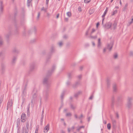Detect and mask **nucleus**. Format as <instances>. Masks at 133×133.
Wrapping results in <instances>:
<instances>
[{"label": "nucleus", "mask_w": 133, "mask_h": 133, "mask_svg": "<svg viewBox=\"0 0 133 133\" xmlns=\"http://www.w3.org/2000/svg\"><path fill=\"white\" fill-rule=\"evenodd\" d=\"M99 24V23L98 22L97 23V24H96V27H97V28H98V26Z\"/></svg>", "instance_id": "64"}, {"label": "nucleus", "mask_w": 133, "mask_h": 133, "mask_svg": "<svg viewBox=\"0 0 133 133\" xmlns=\"http://www.w3.org/2000/svg\"><path fill=\"white\" fill-rule=\"evenodd\" d=\"M93 97V96L92 95L89 98V99H91Z\"/></svg>", "instance_id": "54"}, {"label": "nucleus", "mask_w": 133, "mask_h": 133, "mask_svg": "<svg viewBox=\"0 0 133 133\" xmlns=\"http://www.w3.org/2000/svg\"><path fill=\"white\" fill-rule=\"evenodd\" d=\"M13 52H17V53H18V51L16 49V48H15L13 50Z\"/></svg>", "instance_id": "42"}, {"label": "nucleus", "mask_w": 133, "mask_h": 133, "mask_svg": "<svg viewBox=\"0 0 133 133\" xmlns=\"http://www.w3.org/2000/svg\"><path fill=\"white\" fill-rule=\"evenodd\" d=\"M35 66V65L34 63H32L30 66V70L31 71H33L34 69Z\"/></svg>", "instance_id": "12"}, {"label": "nucleus", "mask_w": 133, "mask_h": 133, "mask_svg": "<svg viewBox=\"0 0 133 133\" xmlns=\"http://www.w3.org/2000/svg\"><path fill=\"white\" fill-rule=\"evenodd\" d=\"M81 77H82V76H81V75L78 76V77L79 79L81 78Z\"/></svg>", "instance_id": "56"}, {"label": "nucleus", "mask_w": 133, "mask_h": 133, "mask_svg": "<svg viewBox=\"0 0 133 133\" xmlns=\"http://www.w3.org/2000/svg\"><path fill=\"white\" fill-rule=\"evenodd\" d=\"M40 13L39 12L38 14V15H37V19H38L39 17V16H40Z\"/></svg>", "instance_id": "46"}, {"label": "nucleus", "mask_w": 133, "mask_h": 133, "mask_svg": "<svg viewBox=\"0 0 133 133\" xmlns=\"http://www.w3.org/2000/svg\"><path fill=\"white\" fill-rule=\"evenodd\" d=\"M41 10H43L45 12H46L47 11V9L45 8L44 7H43L41 9Z\"/></svg>", "instance_id": "37"}, {"label": "nucleus", "mask_w": 133, "mask_h": 133, "mask_svg": "<svg viewBox=\"0 0 133 133\" xmlns=\"http://www.w3.org/2000/svg\"><path fill=\"white\" fill-rule=\"evenodd\" d=\"M70 107L71 108L73 109H75V107H74L73 106V105L72 104H71Z\"/></svg>", "instance_id": "44"}, {"label": "nucleus", "mask_w": 133, "mask_h": 133, "mask_svg": "<svg viewBox=\"0 0 133 133\" xmlns=\"http://www.w3.org/2000/svg\"><path fill=\"white\" fill-rule=\"evenodd\" d=\"M44 118V115H41V123H42L43 121V120Z\"/></svg>", "instance_id": "31"}, {"label": "nucleus", "mask_w": 133, "mask_h": 133, "mask_svg": "<svg viewBox=\"0 0 133 133\" xmlns=\"http://www.w3.org/2000/svg\"><path fill=\"white\" fill-rule=\"evenodd\" d=\"M128 6V4L127 3H126L125 4V6L124 8V9L123 10L124 11L125 10L127 9V7Z\"/></svg>", "instance_id": "36"}, {"label": "nucleus", "mask_w": 133, "mask_h": 133, "mask_svg": "<svg viewBox=\"0 0 133 133\" xmlns=\"http://www.w3.org/2000/svg\"><path fill=\"white\" fill-rule=\"evenodd\" d=\"M1 3V6H0V11L2 12L3 11V7L2 6L3 2L2 1L0 2Z\"/></svg>", "instance_id": "23"}, {"label": "nucleus", "mask_w": 133, "mask_h": 133, "mask_svg": "<svg viewBox=\"0 0 133 133\" xmlns=\"http://www.w3.org/2000/svg\"><path fill=\"white\" fill-rule=\"evenodd\" d=\"M103 123L104 124H106L107 123V122L106 121L104 120L103 121Z\"/></svg>", "instance_id": "63"}, {"label": "nucleus", "mask_w": 133, "mask_h": 133, "mask_svg": "<svg viewBox=\"0 0 133 133\" xmlns=\"http://www.w3.org/2000/svg\"><path fill=\"white\" fill-rule=\"evenodd\" d=\"M49 93V90L48 89L44 90L43 91V97L45 101H47L48 98Z\"/></svg>", "instance_id": "4"}, {"label": "nucleus", "mask_w": 133, "mask_h": 133, "mask_svg": "<svg viewBox=\"0 0 133 133\" xmlns=\"http://www.w3.org/2000/svg\"><path fill=\"white\" fill-rule=\"evenodd\" d=\"M74 116L77 119L78 118L80 120L82 119V118L83 117V116L82 114H81V116L78 117L77 115L76 114H74Z\"/></svg>", "instance_id": "15"}, {"label": "nucleus", "mask_w": 133, "mask_h": 133, "mask_svg": "<svg viewBox=\"0 0 133 133\" xmlns=\"http://www.w3.org/2000/svg\"><path fill=\"white\" fill-rule=\"evenodd\" d=\"M26 115L24 113H23L21 115V119L22 122H24L26 121Z\"/></svg>", "instance_id": "9"}, {"label": "nucleus", "mask_w": 133, "mask_h": 133, "mask_svg": "<svg viewBox=\"0 0 133 133\" xmlns=\"http://www.w3.org/2000/svg\"><path fill=\"white\" fill-rule=\"evenodd\" d=\"M12 103L11 100H10L8 101L7 105V109L8 108L11 107L12 105Z\"/></svg>", "instance_id": "13"}, {"label": "nucleus", "mask_w": 133, "mask_h": 133, "mask_svg": "<svg viewBox=\"0 0 133 133\" xmlns=\"http://www.w3.org/2000/svg\"><path fill=\"white\" fill-rule=\"evenodd\" d=\"M118 56V55L117 54H115L114 55V58H117Z\"/></svg>", "instance_id": "43"}, {"label": "nucleus", "mask_w": 133, "mask_h": 133, "mask_svg": "<svg viewBox=\"0 0 133 133\" xmlns=\"http://www.w3.org/2000/svg\"><path fill=\"white\" fill-rule=\"evenodd\" d=\"M26 85L25 87H24L23 90L22 91L23 94L24 95H25L26 94Z\"/></svg>", "instance_id": "22"}, {"label": "nucleus", "mask_w": 133, "mask_h": 133, "mask_svg": "<svg viewBox=\"0 0 133 133\" xmlns=\"http://www.w3.org/2000/svg\"><path fill=\"white\" fill-rule=\"evenodd\" d=\"M107 85L108 87L109 85L110 84L109 83V80L108 79V78L107 79Z\"/></svg>", "instance_id": "48"}, {"label": "nucleus", "mask_w": 133, "mask_h": 133, "mask_svg": "<svg viewBox=\"0 0 133 133\" xmlns=\"http://www.w3.org/2000/svg\"><path fill=\"white\" fill-rule=\"evenodd\" d=\"M62 44H63L61 42H60L59 43V46L60 47L62 45Z\"/></svg>", "instance_id": "50"}, {"label": "nucleus", "mask_w": 133, "mask_h": 133, "mask_svg": "<svg viewBox=\"0 0 133 133\" xmlns=\"http://www.w3.org/2000/svg\"><path fill=\"white\" fill-rule=\"evenodd\" d=\"M56 68V65H54L52 67L51 70H49L48 72V75H50L54 71Z\"/></svg>", "instance_id": "8"}, {"label": "nucleus", "mask_w": 133, "mask_h": 133, "mask_svg": "<svg viewBox=\"0 0 133 133\" xmlns=\"http://www.w3.org/2000/svg\"><path fill=\"white\" fill-rule=\"evenodd\" d=\"M111 106H113L115 102V98L114 96H113L111 98Z\"/></svg>", "instance_id": "18"}, {"label": "nucleus", "mask_w": 133, "mask_h": 133, "mask_svg": "<svg viewBox=\"0 0 133 133\" xmlns=\"http://www.w3.org/2000/svg\"><path fill=\"white\" fill-rule=\"evenodd\" d=\"M112 121L113 124L114 125L116 123V121L114 119H112Z\"/></svg>", "instance_id": "34"}, {"label": "nucleus", "mask_w": 133, "mask_h": 133, "mask_svg": "<svg viewBox=\"0 0 133 133\" xmlns=\"http://www.w3.org/2000/svg\"><path fill=\"white\" fill-rule=\"evenodd\" d=\"M67 15L69 17H70L71 16V14L70 12H68L66 13Z\"/></svg>", "instance_id": "28"}, {"label": "nucleus", "mask_w": 133, "mask_h": 133, "mask_svg": "<svg viewBox=\"0 0 133 133\" xmlns=\"http://www.w3.org/2000/svg\"><path fill=\"white\" fill-rule=\"evenodd\" d=\"M29 122L28 121L26 122V128L23 127L22 129V133H28L29 132Z\"/></svg>", "instance_id": "2"}, {"label": "nucleus", "mask_w": 133, "mask_h": 133, "mask_svg": "<svg viewBox=\"0 0 133 133\" xmlns=\"http://www.w3.org/2000/svg\"><path fill=\"white\" fill-rule=\"evenodd\" d=\"M116 117L118 118H119V115L117 113L116 114Z\"/></svg>", "instance_id": "62"}, {"label": "nucleus", "mask_w": 133, "mask_h": 133, "mask_svg": "<svg viewBox=\"0 0 133 133\" xmlns=\"http://www.w3.org/2000/svg\"><path fill=\"white\" fill-rule=\"evenodd\" d=\"M121 98V96H118L117 97V100L118 101H119L120 99Z\"/></svg>", "instance_id": "55"}, {"label": "nucleus", "mask_w": 133, "mask_h": 133, "mask_svg": "<svg viewBox=\"0 0 133 133\" xmlns=\"http://www.w3.org/2000/svg\"><path fill=\"white\" fill-rule=\"evenodd\" d=\"M113 45V43H110L107 44V45L106 47L104 48L103 50V52L104 53L105 52L107 49H108L109 50V51H110L112 49Z\"/></svg>", "instance_id": "5"}, {"label": "nucleus", "mask_w": 133, "mask_h": 133, "mask_svg": "<svg viewBox=\"0 0 133 133\" xmlns=\"http://www.w3.org/2000/svg\"><path fill=\"white\" fill-rule=\"evenodd\" d=\"M68 131L69 132L70 131V128H68Z\"/></svg>", "instance_id": "58"}, {"label": "nucleus", "mask_w": 133, "mask_h": 133, "mask_svg": "<svg viewBox=\"0 0 133 133\" xmlns=\"http://www.w3.org/2000/svg\"><path fill=\"white\" fill-rule=\"evenodd\" d=\"M71 73H69L68 74V77L69 78H71Z\"/></svg>", "instance_id": "40"}, {"label": "nucleus", "mask_w": 133, "mask_h": 133, "mask_svg": "<svg viewBox=\"0 0 133 133\" xmlns=\"http://www.w3.org/2000/svg\"><path fill=\"white\" fill-rule=\"evenodd\" d=\"M112 25V23L109 22L107 23L104 26V28L106 29H109L110 28Z\"/></svg>", "instance_id": "7"}, {"label": "nucleus", "mask_w": 133, "mask_h": 133, "mask_svg": "<svg viewBox=\"0 0 133 133\" xmlns=\"http://www.w3.org/2000/svg\"><path fill=\"white\" fill-rule=\"evenodd\" d=\"M64 20L65 21H68V18H65Z\"/></svg>", "instance_id": "59"}, {"label": "nucleus", "mask_w": 133, "mask_h": 133, "mask_svg": "<svg viewBox=\"0 0 133 133\" xmlns=\"http://www.w3.org/2000/svg\"><path fill=\"white\" fill-rule=\"evenodd\" d=\"M55 51V49L54 47L53 46H51L50 50V52L49 54V59L50 58L51 55L52 53H54Z\"/></svg>", "instance_id": "10"}, {"label": "nucleus", "mask_w": 133, "mask_h": 133, "mask_svg": "<svg viewBox=\"0 0 133 133\" xmlns=\"http://www.w3.org/2000/svg\"><path fill=\"white\" fill-rule=\"evenodd\" d=\"M38 129L37 128H36L35 133H38Z\"/></svg>", "instance_id": "51"}, {"label": "nucleus", "mask_w": 133, "mask_h": 133, "mask_svg": "<svg viewBox=\"0 0 133 133\" xmlns=\"http://www.w3.org/2000/svg\"><path fill=\"white\" fill-rule=\"evenodd\" d=\"M49 129V125L48 124L44 128V132L45 133H46L48 131Z\"/></svg>", "instance_id": "14"}, {"label": "nucleus", "mask_w": 133, "mask_h": 133, "mask_svg": "<svg viewBox=\"0 0 133 133\" xmlns=\"http://www.w3.org/2000/svg\"><path fill=\"white\" fill-rule=\"evenodd\" d=\"M84 126H81L79 127L77 129V130L78 131H79L82 128H84Z\"/></svg>", "instance_id": "30"}, {"label": "nucleus", "mask_w": 133, "mask_h": 133, "mask_svg": "<svg viewBox=\"0 0 133 133\" xmlns=\"http://www.w3.org/2000/svg\"><path fill=\"white\" fill-rule=\"evenodd\" d=\"M113 88L114 91H115V92H116V91L117 88L116 85L115 84H114V85Z\"/></svg>", "instance_id": "24"}, {"label": "nucleus", "mask_w": 133, "mask_h": 133, "mask_svg": "<svg viewBox=\"0 0 133 133\" xmlns=\"http://www.w3.org/2000/svg\"><path fill=\"white\" fill-rule=\"evenodd\" d=\"M17 59V57L16 56H14L12 60L11 61V63L12 65H14L16 61V60Z\"/></svg>", "instance_id": "16"}, {"label": "nucleus", "mask_w": 133, "mask_h": 133, "mask_svg": "<svg viewBox=\"0 0 133 133\" xmlns=\"http://www.w3.org/2000/svg\"><path fill=\"white\" fill-rule=\"evenodd\" d=\"M5 65L2 63L1 64V69L0 70L1 72V73H3L4 71L5 70Z\"/></svg>", "instance_id": "11"}, {"label": "nucleus", "mask_w": 133, "mask_h": 133, "mask_svg": "<svg viewBox=\"0 0 133 133\" xmlns=\"http://www.w3.org/2000/svg\"><path fill=\"white\" fill-rule=\"evenodd\" d=\"M17 126L18 127L20 124V119H18L16 122Z\"/></svg>", "instance_id": "25"}, {"label": "nucleus", "mask_w": 133, "mask_h": 133, "mask_svg": "<svg viewBox=\"0 0 133 133\" xmlns=\"http://www.w3.org/2000/svg\"><path fill=\"white\" fill-rule=\"evenodd\" d=\"M95 31H96L95 29H92V31H91V34H91V35H92V34L93 32H94Z\"/></svg>", "instance_id": "41"}, {"label": "nucleus", "mask_w": 133, "mask_h": 133, "mask_svg": "<svg viewBox=\"0 0 133 133\" xmlns=\"http://www.w3.org/2000/svg\"><path fill=\"white\" fill-rule=\"evenodd\" d=\"M40 100V104H42V98L40 95H38L36 92L32 93V99L31 100V103L32 104L33 102L38 100Z\"/></svg>", "instance_id": "1"}, {"label": "nucleus", "mask_w": 133, "mask_h": 133, "mask_svg": "<svg viewBox=\"0 0 133 133\" xmlns=\"http://www.w3.org/2000/svg\"><path fill=\"white\" fill-rule=\"evenodd\" d=\"M47 16L49 18L51 16V14L49 13H47Z\"/></svg>", "instance_id": "47"}, {"label": "nucleus", "mask_w": 133, "mask_h": 133, "mask_svg": "<svg viewBox=\"0 0 133 133\" xmlns=\"http://www.w3.org/2000/svg\"><path fill=\"white\" fill-rule=\"evenodd\" d=\"M78 10L79 11H82L81 8V7H79L78 8Z\"/></svg>", "instance_id": "49"}, {"label": "nucleus", "mask_w": 133, "mask_h": 133, "mask_svg": "<svg viewBox=\"0 0 133 133\" xmlns=\"http://www.w3.org/2000/svg\"><path fill=\"white\" fill-rule=\"evenodd\" d=\"M30 103H29L27 106V109H29L30 107Z\"/></svg>", "instance_id": "52"}, {"label": "nucleus", "mask_w": 133, "mask_h": 133, "mask_svg": "<svg viewBox=\"0 0 133 133\" xmlns=\"http://www.w3.org/2000/svg\"><path fill=\"white\" fill-rule=\"evenodd\" d=\"M71 116V114L70 113H68L66 114V116Z\"/></svg>", "instance_id": "39"}, {"label": "nucleus", "mask_w": 133, "mask_h": 133, "mask_svg": "<svg viewBox=\"0 0 133 133\" xmlns=\"http://www.w3.org/2000/svg\"><path fill=\"white\" fill-rule=\"evenodd\" d=\"M108 11V8L107 7L105 10L104 11L103 15L102 16V18L104 17L105 16L107 12Z\"/></svg>", "instance_id": "17"}, {"label": "nucleus", "mask_w": 133, "mask_h": 133, "mask_svg": "<svg viewBox=\"0 0 133 133\" xmlns=\"http://www.w3.org/2000/svg\"><path fill=\"white\" fill-rule=\"evenodd\" d=\"M91 0H84V2L85 3H88Z\"/></svg>", "instance_id": "38"}, {"label": "nucleus", "mask_w": 133, "mask_h": 133, "mask_svg": "<svg viewBox=\"0 0 133 133\" xmlns=\"http://www.w3.org/2000/svg\"><path fill=\"white\" fill-rule=\"evenodd\" d=\"M66 84L67 85H69L70 84V82L69 81H67L66 83Z\"/></svg>", "instance_id": "53"}, {"label": "nucleus", "mask_w": 133, "mask_h": 133, "mask_svg": "<svg viewBox=\"0 0 133 133\" xmlns=\"http://www.w3.org/2000/svg\"><path fill=\"white\" fill-rule=\"evenodd\" d=\"M90 37L91 38L95 39L97 38V35H95L94 36H92L90 34Z\"/></svg>", "instance_id": "27"}, {"label": "nucleus", "mask_w": 133, "mask_h": 133, "mask_svg": "<svg viewBox=\"0 0 133 133\" xmlns=\"http://www.w3.org/2000/svg\"><path fill=\"white\" fill-rule=\"evenodd\" d=\"M117 26V23L115 22H114L113 25V26L114 27V29H115L116 28Z\"/></svg>", "instance_id": "29"}, {"label": "nucleus", "mask_w": 133, "mask_h": 133, "mask_svg": "<svg viewBox=\"0 0 133 133\" xmlns=\"http://www.w3.org/2000/svg\"><path fill=\"white\" fill-rule=\"evenodd\" d=\"M59 14H58L57 16H56V18H58V17H59Z\"/></svg>", "instance_id": "61"}, {"label": "nucleus", "mask_w": 133, "mask_h": 133, "mask_svg": "<svg viewBox=\"0 0 133 133\" xmlns=\"http://www.w3.org/2000/svg\"><path fill=\"white\" fill-rule=\"evenodd\" d=\"M117 11L116 10H114L112 12V15H114L117 13Z\"/></svg>", "instance_id": "32"}, {"label": "nucleus", "mask_w": 133, "mask_h": 133, "mask_svg": "<svg viewBox=\"0 0 133 133\" xmlns=\"http://www.w3.org/2000/svg\"><path fill=\"white\" fill-rule=\"evenodd\" d=\"M133 98L132 97H128V102L127 104V106L128 108H130L132 106L131 101L132 100Z\"/></svg>", "instance_id": "6"}, {"label": "nucleus", "mask_w": 133, "mask_h": 133, "mask_svg": "<svg viewBox=\"0 0 133 133\" xmlns=\"http://www.w3.org/2000/svg\"><path fill=\"white\" fill-rule=\"evenodd\" d=\"M3 44V42L2 38H0V46H1Z\"/></svg>", "instance_id": "33"}, {"label": "nucleus", "mask_w": 133, "mask_h": 133, "mask_svg": "<svg viewBox=\"0 0 133 133\" xmlns=\"http://www.w3.org/2000/svg\"><path fill=\"white\" fill-rule=\"evenodd\" d=\"M107 128L108 129H110L111 128V125L110 123H109L107 124Z\"/></svg>", "instance_id": "35"}, {"label": "nucleus", "mask_w": 133, "mask_h": 133, "mask_svg": "<svg viewBox=\"0 0 133 133\" xmlns=\"http://www.w3.org/2000/svg\"><path fill=\"white\" fill-rule=\"evenodd\" d=\"M82 93V92L81 91H79L77 93L75 94L74 95V97H76L78 96Z\"/></svg>", "instance_id": "19"}, {"label": "nucleus", "mask_w": 133, "mask_h": 133, "mask_svg": "<svg viewBox=\"0 0 133 133\" xmlns=\"http://www.w3.org/2000/svg\"><path fill=\"white\" fill-rule=\"evenodd\" d=\"M43 83L44 85L47 88L50 86V82L49 80L48 76L44 78L43 80Z\"/></svg>", "instance_id": "3"}, {"label": "nucleus", "mask_w": 133, "mask_h": 133, "mask_svg": "<svg viewBox=\"0 0 133 133\" xmlns=\"http://www.w3.org/2000/svg\"><path fill=\"white\" fill-rule=\"evenodd\" d=\"M101 44V39L99 38L98 40V43L97 45V46L98 48L100 47Z\"/></svg>", "instance_id": "20"}, {"label": "nucleus", "mask_w": 133, "mask_h": 133, "mask_svg": "<svg viewBox=\"0 0 133 133\" xmlns=\"http://www.w3.org/2000/svg\"><path fill=\"white\" fill-rule=\"evenodd\" d=\"M32 0H28L27 3V5L28 6H29L30 5V3L32 2Z\"/></svg>", "instance_id": "26"}, {"label": "nucleus", "mask_w": 133, "mask_h": 133, "mask_svg": "<svg viewBox=\"0 0 133 133\" xmlns=\"http://www.w3.org/2000/svg\"><path fill=\"white\" fill-rule=\"evenodd\" d=\"M49 0H46V4H48V3Z\"/></svg>", "instance_id": "60"}, {"label": "nucleus", "mask_w": 133, "mask_h": 133, "mask_svg": "<svg viewBox=\"0 0 133 133\" xmlns=\"http://www.w3.org/2000/svg\"><path fill=\"white\" fill-rule=\"evenodd\" d=\"M80 84L79 81H78L76 82L74 85H73V87L75 88L77 86Z\"/></svg>", "instance_id": "21"}, {"label": "nucleus", "mask_w": 133, "mask_h": 133, "mask_svg": "<svg viewBox=\"0 0 133 133\" xmlns=\"http://www.w3.org/2000/svg\"><path fill=\"white\" fill-rule=\"evenodd\" d=\"M27 114L28 115V113L29 112V109H27Z\"/></svg>", "instance_id": "57"}, {"label": "nucleus", "mask_w": 133, "mask_h": 133, "mask_svg": "<svg viewBox=\"0 0 133 133\" xmlns=\"http://www.w3.org/2000/svg\"><path fill=\"white\" fill-rule=\"evenodd\" d=\"M64 95V92H63L62 93L61 96V98L62 99H63V96Z\"/></svg>", "instance_id": "45"}]
</instances>
